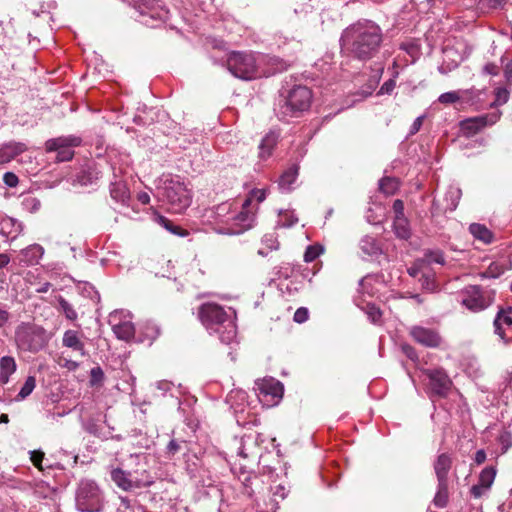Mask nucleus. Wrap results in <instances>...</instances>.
Masks as SVG:
<instances>
[{"mask_svg":"<svg viewBox=\"0 0 512 512\" xmlns=\"http://www.w3.org/2000/svg\"><path fill=\"white\" fill-rule=\"evenodd\" d=\"M383 32L371 20H359L346 27L340 37L341 51L347 57L360 61L374 58L380 51Z\"/></svg>","mask_w":512,"mask_h":512,"instance_id":"obj_1","label":"nucleus"},{"mask_svg":"<svg viewBox=\"0 0 512 512\" xmlns=\"http://www.w3.org/2000/svg\"><path fill=\"white\" fill-rule=\"evenodd\" d=\"M202 324L219 334V339L225 344H231L237 335L235 324L236 312L232 308L225 310L216 303H205L199 309Z\"/></svg>","mask_w":512,"mask_h":512,"instance_id":"obj_2","label":"nucleus"},{"mask_svg":"<svg viewBox=\"0 0 512 512\" xmlns=\"http://www.w3.org/2000/svg\"><path fill=\"white\" fill-rule=\"evenodd\" d=\"M158 187V196L171 213H183L192 202L191 191L179 176H164Z\"/></svg>","mask_w":512,"mask_h":512,"instance_id":"obj_3","label":"nucleus"},{"mask_svg":"<svg viewBox=\"0 0 512 512\" xmlns=\"http://www.w3.org/2000/svg\"><path fill=\"white\" fill-rule=\"evenodd\" d=\"M232 204L223 202L210 211L209 218L215 223L223 224L225 227L219 230L220 233L236 235L252 228L255 222V211H243L232 213Z\"/></svg>","mask_w":512,"mask_h":512,"instance_id":"obj_4","label":"nucleus"},{"mask_svg":"<svg viewBox=\"0 0 512 512\" xmlns=\"http://www.w3.org/2000/svg\"><path fill=\"white\" fill-rule=\"evenodd\" d=\"M239 446L237 448V457L232 464L231 470L232 472L239 478L242 482L245 493L248 496H251L253 491L250 489V480L252 478V471L247 463H242V461L253 462L256 460L259 454V446L257 443V438L254 434H245L241 437L238 442Z\"/></svg>","mask_w":512,"mask_h":512,"instance_id":"obj_5","label":"nucleus"},{"mask_svg":"<svg viewBox=\"0 0 512 512\" xmlns=\"http://www.w3.org/2000/svg\"><path fill=\"white\" fill-rule=\"evenodd\" d=\"M51 339L50 333L34 323H21L15 331V342L21 351L37 353L44 349Z\"/></svg>","mask_w":512,"mask_h":512,"instance_id":"obj_6","label":"nucleus"},{"mask_svg":"<svg viewBox=\"0 0 512 512\" xmlns=\"http://www.w3.org/2000/svg\"><path fill=\"white\" fill-rule=\"evenodd\" d=\"M104 492L91 479H82L75 491V505L81 512H100L104 506Z\"/></svg>","mask_w":512,"mask_h":512,"instance_id":"obj_7","label":"nucleus"},{"mask_svg":"<svg viewBox=\"0 0 512 512\" xmlns=\"http://www.w3.org/2000/svg\"><path fill=\"white\" fill-rule=\"evenodd\" d=\"M311 100V90L306 86L297 85L289 91L283 103L279 104L278 115L281 118L297 116L310 107Z\"/></svg>","mask_w":512,"mask_h":512,"instance_id":"obj_8","label":"nucleus"},{"mask_svg":"<svg viewBox=\"0 0 512 512\" xmlns=\"http://www.w3.org/2000/svg\"><path fill=\"white\" fill-rule=\"evenodd\" d=\"M138 12L137 21L148 27H157L168 18L169 11L161 0H132Z\"/></svg>","mask_w":512,"mask_h":512,"instance_id":"obj_9","label":"nucleus"},{"mask_svg":"<svg viewBox=\"0 0 512 512\" xmlns=\"http://www.w3.org/2000/svg\"><path fill=\"white\" fill-rule=\"evenodd\" d=\"M227 68L239 79L250 80L256 77V60L253 54L232 52L227 58Z\"/></svg>","mask_w":512,"mask_h":512,"instance_id":"obj_10","label":"nucleus"},{"mask_svg":"<svg viewBox=\"0 0 512 512\" xmlns=\"http://www.w3.org/2000/svg\"><path fill=\"white\" fill-rule=\"evenodd\" d=\"M461 304L472 312L488 308L494 300V292L478 285H469L460 292Z\"/></svg>","mask_w":512,"mask_h":512,"instance_id":"obj_11","label":"nucleus"},{"mask_svg":"<svg viewBox=\"0 0 512 512\" xmlns=\"http://www.w3.org/2000/svg\"><path fill=\"white\" fill-rule=\"evenodd\" d=\"M108 323L118 339L129 341L134 337L135 327L129 312L124 310L113 311L108 316Z\"/></svg>","mask_w":512,"mask_h":512,"instance_id":"obj_12","label":"nucleus"},{"mask_svg":"<svg viewBox=\"0 0 512 512\" xmlns=\"http://www.w3.org/2000/svg\"><path fill=\"white\" fill-rule=\"evenodd\" d=\"M81 139L76 136H62L49 139L45 143L47 152H56L58 162L69 161L74 156L73 147L80 145Z\"/></svg>","mask_w":512,"mask_h":512,"instance_id":"obj_13","label":"nucleus"},{"mask_svg":"<svg viewBox=\"0 0 512 512\" xmlns=\"http://www.w3.org/2000/svg\"><path fill=\"white\" fill-rule=\"evenodd\" d=\"M429 379L428 387L431 394L444 397L449 392L452 382L443 369H428L425 371Z\"/></svg>","mask_w":512,"mask_h":512,"instance_id":"obj_14","label":"nucleus"},{"mask_svg":"<svg viewBox=\"0 0 512 512\" xmlns=\"http://www.w3.org/2000/svg\"><path fill=\"white\" fill-rule=\"evenodd\" d=\"M111 480L115 485L128 492L143 489V486L147 483V480H134L133 471H125L121 468H112L110 471Z\"/></svg>","mask_w":512,"mask_h":512,"instance_id":"obj_15","label":"nucleus"},{"mask_svg":"<svg viewBox=\"0 0 512 512\" xmlns=\"http://www.w3.org/2000/svg\"><path fill=\"white\" fill-rule=\"evenodd\" d=\"M256 385L260 401H265L270 405L277 403L282 398L284 388L279 381L273 378L264 379L257 382Z\"/></svg>","mask_w":512,"mask_h":512,"instance_id":"obj_16","label":"nucleus"},{"mask_svg":"<svg viewBox=\"0 0 512 512\" xmlns=\"http://www.w3.org/2000/svg\"><path fill=\"white\" fill-rule=\"evenodd\" d=\"M410 335L417 343L429 348L439 347L442 342L437 330L423 326H413Z\"/></svg>","mask_w":512,"mask_h":512,"instance_id":"obj_17","label":"nucleus"},{"mask_svg":"<svg viewBox=\"0 0 512 512\" xmlns=\"http://www.w3.org/2000/svg\"><path fill=\"white\" fill-rule=\"evenodd\" d=\"M499 118V111L493 112L491 114L477 116L474 118H469L461 123V128L467 134H475L482 128L495 124Z\"/></svg>","mask_w":512,"mask_h":512,"instance_id":"obj_18","label":"nucleus"},{"mask_svg":"<svg viewBox=\"0 0 512 512\" xmlns=\"http://www.w3.org/2000/svg\"><path fill=\"white\" fill-rule=\"evenodd\" d=\"M23 231V225L17 219L4 216L0 219V235L9 241L15 240Z\"/></svg>","mask_w":512,"mask_h":512,"instance_id":"obj_19","label":"nucleus"},{"mask_svg":"<svg viewBox=\"0 0 512 512\" xmlns=\"http://www.w3.org/2000/svg\"><path fill=\"white\" fill-rule=\"evenodd\" d=\"M44 248L39 244H31L22 249L19 254V263L22 266L37 265L44 255Z\"/></svg>","mask_w":512,"mask_h":512,"instance_id":"obj_20","label":"nucleus"},{"mask_svg":"<svg viewBox=\"0 0 512 512\" xmlns=\"http://www.w3.org/2000/svg\"><path fill=\"white\" fill-rule=\"evenodd\" d=\"M27 150L22 142L10 141L0 145V165L11 162L16 156Z\"/></svg>","mask_w":512,"mask_h":512,"instance_id":"obj_21","label":"nucleus"},{"mask_svg":"<svg viewBox=\"0 0 512 512\" xmlns=\"http://www.w3.org/2000/svg\"><path fill=\"white\" fill-rule=\"evenodd\" d=\"M512 310L500 311L494 320L495 333L503 340L504 343H508L509 339L506 338V333L512 330Z\"/></svg>","mask_w":512,"mask_h":512,"instance_id":"obj_22","label":"nucleus"},{"mask_svg":"<svg viewBox=\"0 0 512 512\" xmlns=\"http://www.w3.org/2000/svg\"><path fill=\"white\" fill-rule=\"evenodd\" d=\"M62 345L64 347L73 349L80 353L81 356H86L85 345L81 341L79 334L75 330H66L62 337Z\"/></svg>","mask_w":512,"mask_h":512,"instance_id":"obj_23","label":"nucleus"},{"mask_svg":"<svg viewBox=\"0 0 512 512\" xmlns=\"http://www.w3.org/2000/svg\"><path fill=\"white\" fill-rule=\"evenodd\" d=\"M299 173V167L296 164H293L288 169H286L280 176L278 181V186L280 190L283 192H290L293 187L292 185L295 183Z\"/></svg>","mask_w":512,"mask_h":512,"instance_id":"obj_24","label":"nucleus"},{"mask_svg":"<svg viewBox=\"0 0 512 512\" xmlns=\"http://www.w3.org/2000/svg\"><path fill=\"white\" fill-rule=\"evenodd\" d=\"M278 138V133L274 131H270L263 137L259 145V157L262 160H266L272 155L273 149L275 148L278 142Z\"/></svg>","mask_w":512,"mask_h":512,"instance_id":"obj_25","label":"nucleus"},{"mask_svg":"<svg viewBox=\"0 0 512 512\" xmlns=\"http://www.w3.org/2000/svg\"><path fill=\"white\" fill-rule=\"evenodd\" d=\"M451 465L452 459L448 454L442 453L437 457L434 463V470L438 481H447V475Z\"/></svg>","mask_w":512,"mask_h":512,"instance_id":"obj_26","label":"nucleus"},{"mask_svg":"<svg viewBox=\"0 0 512 512\" xmlns=\"http://www.w3.org/2000/svg\"><path fill=\"white\" fill-rule=\"evenodd\" d=\"M17 369L16 361L11 356H3L0 359V382L7 384L10 376L15 373Z\"/></svg>","mask_w":512,"mask_h":512,"instance_id":"obj_27","label":"nucleus"},{"mask_svg":"<svg viewBox=\"0 0 512 512\" xmlns=\"http://www.w3.org/2000/svg\"><path fill=\"white\" fill-rule=\"evenodd\" d=\"M111 197L122 205H126L130 199V193L126 184L122 181H115L110 187Z\"/></svg>","mask_w":512,"mask_h":512,"instance_id":"obj_28","label":"nucleus"},{"mask_svg":"<svg viewBox=\"0 0 512 512\" xmlns=\"http://www.w3.org/2000/svg\"><path fill=\"white\" fill-rule=\"evenodd\" d=\"M469 231L475 239L484 244H489L493 240L492 232L485 225L473 223L470 225Z\"/></svg>","mask_w":512,"mask_h":512,"instance_id":"obj_29","label":"nucleus"},{"mask_svg":"<svg viewBox=\"0 0 512 512\" xmlns=\"http://www.w3.org/2000/svg\"><path fill=\"white\" fill-rule=\"evenodd\" d=\"M378 282L376 275H366L359 282V292L361 294H367L368 296H374L378 292L376 287Z\"/></svg>","mask_w":512,"mask_h":512,"instance_id":"obj_30","label":"nucleus"},{"mask_svg":"<svg viewBox=\"0 0 512 512\" xmlns=\"http://www.w3.org/2000/svg\"><path fill=\"white\" fill-rule=\"evenodd\" d=\"M359 246L361 251L369 256H375L381 251L376 239L368 235L360 240Z\"/></svg>","mask_w":512,"mask_h":512,"instance_id":"obj_31","label":"nucleus"},{"mask_svg":"<svg viewBox=\"0 0 512 512\" xmlns=\"http://www.w3.org/2000/svg\"><path fill=\"white\" fill-rule=\"evenodd\" d=\"M298 222V217L292 210H280L278 214L277 226L281 228H290Z\"/></svg>","mask_w":512,"mask_h":512,"instance_id":"obj_32","label":"nucleus"},{"mask_svg":"<svg viewBox=\"0 0 512 512\" xmlns=\"http://www.w3.org/2000/svg\"><path fill=\"white\" fill-rule=\"evenodd\" d=\"M501 395L508 400L512 397V366L507 368L502 376L500 384Z\"/></svg>","mask_w":512,"mask_h":512,"instance_id":"obj_33","label":"nucleus"},{"mask_svg":"<svg viewBox=\"0 0 512 512\" xmlns=\"http://www.w3.org/2000/svg\"><path fill=\"white\" fill-rule=\"evenodd\" d=\"M357 306H359L367 315L368 319L373 324H379L382 317L381 310L372 303H367L366 305H362L360 302L357 303Z\"/></svg>","mask_w":512,"mask_h":512,"instance_id":"obj_34","label":"nucleus"},{"mask_svg":"<svg viewBox=\"0 0 512 512\" xmlns=\"http://www.w3.org/2000/svg\"><path fill=\"white\" fill-rule=\"evenodd\" d=\"M379 189L385 195H393L399 189V181L394 177H384L379 181Z\"/></svg>","mask_w":512,"mask_h":512,"instance_id":"obj_35","label":"nucleus"},{"mask_svg":"<svg viewBox=\"0 0 512 512\" xmlns=\"http://www.w3.org/2000/svg\"><path fill=\"white\" fill-rule=\"evenodd\" d=\"M461 196V190L458 188L451 187L445 194V211H454L458 205Z\"/></svg>","mask_w":512,"mask_h":512,"instance_id":"obj_36","label":"nucleus"},{"mask_svg":"<svg viewBox=\"0 0 512 512\" xmlns=\"http://www.w3.org/2000/svg\"><path fill=\"white\" fill-rule=\"evenodd\" d=\"M448 500V485L447 481H438V490L434 497V504L439 508H443Z\"/></svg>","mask_w":512,"mask_h":512,"instance_id":"obj_37","label":"nucleus"},{"mask_svg":"<svg viewBox=\"0 0 512 512\" xmlns=\"http://www.w3.org/2000/svg\"><path fill=\"white\" fill-rule=\"evenodd\" d=\"M393 227L397 237L401 239H407L410 236V229L405 217L395 218Z\"/></svg>","mask_w":512,"mask_h":512,"instance_id":"obj_38","label":"nucleus"},{"mask_svg":"<svg viewBox=\"0 0 512 512\" xmlns=\"http://www.w3.org/2000/svg\"><path fill=\"white\" fill-rule=\"evenodd\" d=\"M253 199H256L258 203L263 202L266 199V190L253 189L242 204L243 211H253L252 209H250L251 202Z\"/></svg>","mask_w":512,"mask_h":512,"instance_id":"obj_39","label":"nucleus"},{"mask_svg":"<svg viewBox=\"0 0 512 512\" xmlns=\"http://www.w3.org/2000/svg\"><path fill=\"white\" fill-rule=\"evenodd\" d=\"M421 262L427 263V264L435 263V264L444 265L445 264L444 254L439 249L427 250L424 253L423 259H421Z\"/></svg>","mask_w":512,"mask_h":512,"instance_id":"obj_40","label":"nucleus"},{"mask_svg":"<svg viewBox=\"0 0 512 512\" xmlns=\"http://www.w3.org/2000/svg\"><path fill=\"white\" fill-rule=\"evenodd\" d=\"M496 477V469L492 466L484 468L480 475L478 482L486 488H491Z\"/></svg>","mask_w":512,"mask_h":512,"instance_id":"obj_41","label":"nucleus"},{"mask_svg":"<svg viewBox=\"0 0 512 512\" xmlns=\"http://www.w3.org/2000/svg\"><path fill=\"white\" fill-rule=\"evenodd\" d=\"M59 308L64 313L65 317L70 321H75L78 318V314L73 306L62 296L58 298Z\"/></svg>","mask_w":512,"mask_h":512,"instance_id":"obj_42","label":"nucleus"},{"mask_svg":"<svg viewBox=\"0 0 512 512\" xmlns=\"http://www.w3.org/2000/svg\"><path fill=\"white\" fill-rule=\"evenodd\" d=\"M35 386H36L35 377L34 376L27 377L25 383L21 387V389L16 397V400L20 401V400H24L25 398H27L33 392V390L35 389Z\"/></svg>","mask_w":512,"mask_h":512,"instance_id":"obj_43","label":"nucleus"},{"mask_svg":"<svg viewBox=\"0 0 512 512\" xmlns=\"http://www.w3.org/2000/svg\"><path fill=\"white\" fill-rule=\"evenodd\" d=\"M506 270V267L504 264L493 262L489 265L487 270L482 273L483 278H498L501 276Z\"/></svg>","mask_w":512,"mask_h":512,"instance_id":"obj_44","label":"nucleus"},{"mask_svg":"<svg viewBox=\"0 0 512 512\" xmlns=\"http://www.w3.org/2000/svg\"><path fill=\"white\" fill-rule=\"evenodd\" d=\"M133 478L134 480H147V483L143 486V489L150 487L154 484L155 478L154 476L147 471L146 469L143 470H134L133 471Z\"/></svg>","mask_w":512,"mask_h":512,"instance_id":"obj_45","label":"nucleus"},{"mask_svg":"<svg viewBox=\"0 0 512 512\" xmlns=\"http://www.w3.org/2000/svg\"><path fill=\"white\" fill-rule=\"evenodd\" d=\"M323 247L319 245H310L306 248L304 253V261L309 263L314 261L317 257H319L323 253Z\"/></svg>","mask_w":512,"mask_h":512,"instance_id":"obj_46","label":"nucleus"},{"mask_svg":"<svg viewBox=\"0 0 512 512\" xmlns=\"http://www.w3.org/2000/svg\"><path fill=\"white\" fill-rule=\"evenodd\" d=\"M22 205L26 211L34 213L40 209L41 202L36 197L29 196L23 199Z\"/></svg>","mask_w":512,"mask_h":512,"instance_id":"obj_47","label":"nucleus"},{"mask_svg":"<svg viewBox=\"0 0 512 512\" xmlns=\"http://www.w3.org/2000/svg\"><path fill=\"white\" fill-rule=\"evenodd\" d=\"M104 380V372L100 366L93 367L90 371L91 386L99 385Z\"/></svg>","mask_w":512,"mask_h":512,"instance_id":"obj_48","label":"nucleus"},{"mask_svg":"<svg viewBox=\"0 0 512 512\" xmlns=\"http://www.w3.org/2000/svg\"><path fill=\"white\" fill-rule=\"evenodd\" d=\"M452 54H454V51L448 49L444 50V62L438 67L440 73L446 74L458 66L459 62L457 60H454L452 65L446 64V58H450Z\"/></svg>","mask_w":512,"mask_h":512,"instance_id":"obj_49","label":"nucleus"},{"mask_svg":"<svg viewBox=\"0 0 512 512\" xmlns=\"http://www.w3.org/2000/svg\"><path fill=\"white\" fill-rule=\"evenodd\" d=\"M157 221L160 225H162L165 229L170 231L175 235H183L182 229L178 226H174L167 218L164 216H158Z\"/></svg>","mask_w":512,"mask_h":512,"instance_id":"obj_50","label":"nucleus"},{"mask_svg":"<svg viewBox=\"0 0 512 512\" xmlns=\"http://www.w3.org/2000/svg\"><path fill=\"white\" fill-rule=\"evenodd\" d=\"M460 100V95L456 91L445 92L441 94L438 101L442 104H453Z\"/></svg>","mask_w":512,"mask_h":512,"instance_id":"obj_51","label":"nucleus"},{"mask_svg":"<svg viewBox=\"0 0 512 512\" xmlns=\"http://www.w3.org/2000/svg\"><path fill=\"white\" fill-rule=\"evenodd\" d=\"M45 458L44 452L41 450L30 451V460L40 471L44 470L43 460Z\"/></svg>","mask_w":512,"mask_h":512,"instance_id":"obj_52","label":"nucleus"},{"mask_svg":"<svg viewBox=\"0 0 512 512\" xmlns=\"http://www.w3.org/2000/svg\"><path fill=\"white\" fill-rule=\"evenodd\" d=\"M509 99V91L506 88H498L496 90V99L493 102L495 105L505 104Z\"/></svg>","mask_w":512,"mask_h":512,"instance_id":"obj_53","label":"nucleus"},{"mask_svg":"<svg viewBox=\"0 0 512 512\" xmlns=\"http://www.w3.org/2000/svg\"><path fill=\"white\" fill-rule=\"evenodd\" d=\"M490 488H486L479 482L476 485H473L470 489V493L474 498H481L482 496L487 495Z\"/></svg>","mask_w":512,"mask_h":512,"instance_id":"obj_54","label":"nucleus"},{"mask_svg":"<svg viewBox=\"0 0 512 512\" xmlns=\"http://www.w3.org/2000/svg\"><path fill=\"white\" fill-rule=\"evenodd\" d=\"M3 182L8 187L13 188V187H16L18 185L19 179H18L17 175L14 174L13 172H6L3 175Z\"/></svg>","mask_w":512,"mask_h":512,"instance_id":"obj_55","label":"nucleus"},{"mask_svg":"<svg viewBox=\"0 0 512 512\" xmlns=\"http://www.w3.org/2000/svg\"><path fill=\"white\" fill-rule=\"evenodd\" d=\"M421 282H422V287L425 289V290H428V291H435L436 288H437V285L434 281V279L430 276H425L423 275L421 277Z\"/></svg>","mask_w":512,"mask_h":512,"instance_id":"obj_56","label":"nucleus"},{"mask_svg":"<svg viewBox=\"0 0 512 512\" xmlns=\"http://www.w3.org/2000/svg\"><path fill=\"white\" fill-rule=\"evenodd\" d=\"M294 321L297 323H304L308 319V310L307 308L301 307L296 310L293 317Z\"/></svg>","mask_w":512,"mask_h":512,"instance_id":"obj_57","label":"nucleus"},{"mask_svg":"<svg viewBox=\"0 0 512 512\" xmlns=\"http://www.w3.org/2000/svg\"><path fill=\"white\" fill-rule=\"evenodd\" d=\"M181 450V443H179L178 441L172 439L167 447H166V453L169 455V456H174L177 452H179Z\"/></svg>","mask_w":512,"mask_h":512,"instance_id":"obj_58","label":"nucleus"},{"mask_svg":"<svg viewBox=\"0 0 512 512\" xmlns=\"http://www.w3.org/2000/svg\"><path fill=\"white\" fill-rule=\"evenodd\" d=\"M393 211L395 218L404 217V203L402 200L397 199L393 203Z\"/></svg>","mask_w":512,"mask_h":512,"instance_id":"obj_59","label":"nucleus"},{"mask_svg":"<svg viewBox=\"0 0 512 512\" xmlns=\"http://www.w3.org/2000/svg\"><path fill=\"white\" fill-rule=\"evenodd\" d=\"M395 86V81L393 79H389L381 86L379 94H390L394 90Z\"/></svg>","mask_w":512,"mask_h":512,"instance_id":"obj_60","label":"nucleus"},{"mask_svg":"<svg viewBox=\"0 0 512 512\" xmlns=\"http://www.w3.org/2000/svg\"><path fill=\"white\" fill-rule=\"evenodd\" d=\"M423 120H424V116H419L414 120V122L412 123V125L410 127L409 135H414L420 130V128L423 124Z\"/></svg>","mask_w":512,"mask_h":512,"instance_id":"obj_61","label":"nucleus"},{"mask_svg":"<svg viewBox=\"0 0 512 512\" xmlns=\"http://www.w3.org/2000/svg\"><path fill=\"white\" fill-rule=\"evenodd\" d=\"M500 443L505 449H508L512 446V435L508 432L503 433L500 436Z\"/></svg>","mask_w":512,"mask_h":512,"instance_id":"obj_62","label":"nucleus"},{"mask_svg":"<svg viewBox=\"0 0 512 512\" xmlns=\"http://www.w3.org/2000/svg\"><path fill=\"white\" fill-rule=\"evenodd\" d=\"M498 71H499V68L496 64L494 63H487L484 67H483V73L487 74V75H497L498 74Z\"/></svg>","mask_w":512,"mask_h":512,"instance_id":"obj_63","label":"nucleus"},{"mask_svg":"<svg viewBox=\"0 0 512 512\" xmlns=\"http://www.w3.org/2000/svg\"><path fill=\"white\" fill-rule=\"evenodd\" d=\"M504 76L509 84H512V59L509 60L504 68Z\"/></svg>","mask_w":512,"mask_h":512,"instance_id":"obj_64","label":"nucleus"}]
</instances>
